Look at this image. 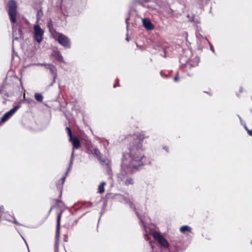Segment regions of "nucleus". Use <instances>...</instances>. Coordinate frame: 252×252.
<instances>
[{
  "instance_id": "20",
  "label": "nucleus",
  "mask_w": 252,
  "mask_h": 252,
  "mask_svg": "<svg viewBox=\"0 0 252 252\" xmlns=\"http://www.w3.org/2000/svg\"><path fill=\"white\" fill-rule=\"evenodd\" d=\"M128 19H129L128 18H126V28H127V29L128 28V23H127V21H128Z\"/></svg>"
},
{
  "instance_id": "26",
  "label": "nucleus",
  "mask_w": 252,
  "mask_h": 252,
  "mask_svg": "<svg viewBox=\"0 0 252 252\" xmlns=\"http://www.w3.org/2000/svg\"><path fill=\"white\" fill-rule=\"evenodd\" d=\"M40 15V13H39V11L38 12V15Z\"/></svg>"
},
{
  "instance_id": "31",
  "label": "nucleus",
  "mask_w": 252,
  "mask_h": 252,
  "mask_svg": "<svg viewBox=\"0 0 252 252\" xmlns=\"http://www.w3.org/2000/svg\"><path fill=\"white\" fill-rule=\"evenodd\" d=\"M251 243H252V242H251Z\"/></svg>"
},
{
  "instance_id": "2",
  "label": "nucleus",
  "mask_w": 252,
  "mask_h": 252,
  "mask_svg": "<svg viewBox=\"0 0 252 252\" xmlns=\"http://www.w3.org/2000/svg\"><path fill=\"white\" fill-rule=\"evenodd\" d=\"M8 15L10 18V22L14 24L16 21V16H17V5L15 0H10L8 2ZM13 29V40H17L20 37H21L22 33V30L20 26L17 25H12Z\"/></svg>"
},
{
  "instance_id": "13",
  "label": "nucleus",
  "mask_w": 252,
  "mask_h": 252,
  "mask_svg": "<svg viewBox=\"0 0 252 252\" xmlns=\"http://www.w3.org/2000/svg\"><path fill=\"white\" fill-rule=\"evenodd\" d=\"M180 230L182 233H185L186 231H190L191 229L188 225H184L180 228Z\"/></svg>"
},
{
  "instance_id": "9",
  "label": "nucleus",
  "mask_w": 252,
  "mask_h": 252,
  "mask_svg": "<svg viewBox=\"0 0 252 252\" xmlns=\"http://www.w3.org/2000/svg\"><path fill=\"white\" fill-rule=\"evenodd\" d=\"M61 219V213L58 215L57 220V228H56V239L58 240L60 237V221Z\"/></svg>"
},
{
  "instance_id": "5",
  "label": "nucleus",
  "mask_w": 252,
  "mask_h": 252,
  "mask_svg": "<svg viewBox=\"0 0 252 252\" xmlns=\"http://www.w3.org/2000/svg\"><path fill=\"white\" fill-rule=\"evenodd\" d=\"M152 235L161 247L164 248H168L169 247L168 242L160 233L157 231H154L152 232Z\"/></svg>"
},
{
  "instance_id": "19",
  "label": "nucleus",
  "mask_w": 252,
  "mask_h": 252,
  "mask_svg": "<svg viewBox=\"0 0 252 252\" xmlns=\"http://www.w3.org/2000/svg\"><path fill=\"white\" fill-rule=\"evenodd\" d=\"M65 176H64L62 178V184H63L64 183V182L65 181Z\"/></svg>"
},
{
  "instance_id": "16",
  "label": "nucleus",
  "mask_w": 252,
  "mask_h": 252,
  "mask_svg": "<svg viewBox=\"0 0 252 252\" xmlns=\"http://www.w3.org/2000/svg\"><path fill=\"white\" fill-rule=\"evenodd\" d=\"M125 184L126 185H130V184H133V180L131 178H128L127 179L126 182H125Z\"/></svg>"
},
{
  "instance_id": "10",
  "label": "nucleus",
  "mask_w": 252,
  "mask_h": 252,
  "mask_svg": "<svg viewBox=\"0 0 252 252\" xmlns=\"http://www.w3.org/2000/svg\"><path fill=\"white\" fill-rule=\"evenodd\" d=\"M93 153L96 156L98 159L102 164H108V163H106V160L101 158V153L97 149H94V150Z\"/></svg>"
},
{
  "instance_id": "3",
  "label": "nucleus",
  "mask_w": 252,
  "mask_h": 252,
  "mask_svg": "<svg viewBox=\"0 0 252 252\" xmlns=\"http://www.w3.org/2000/svg\"><path fill=\"white\" fill-rule=\"evenodd\" d=\"M66 129L67 130V133L69 137V140L72 142V143L73 144V149H78L80 146V143L79 139L77 138L76 137H73L72 135V132L71 129L67 127ZM73 155H74V149H73L72 154H71V159L70 161L69 166L68 168V171H66L65 173V176L67 175L68 171L71 169L72 164V159L73 158Z\"/></svg>"
},
{
  "instance_id": "4",
  "label": "nucleus",
  "mask_w": 252,
  "mask_h": 252,
  "mask_svg": "<svg viewBox=\"0 0 252 252\" xmlns=\"http://www.w3.org/2000/svg\"><path fill=\"white\" fill-rule=\"evenodd\" d=\"M53 36L54 38L63 47L67 48L70 47V40L65 35L61 33L55 32Z\"/></svg>"
},
{
  "instance_id": "18",
  "label": "nucleus",
  "mask_w": 252,
  "mask_h": 252,
  "mask_svg": "<svg viewBox=\"0 0 252 252\" xmlns=\"http://www.w3.org/2000/svg\"><path fill=\"white\" fill-rule=\"evenodd\" d=\"M178 80H179V78H178V75L176 76L174 78V81H175V82L178 81Z\"/></svg>"
},
{
  "instance_id": "21",
  "label": "nucleus",
  "mask_w": 252,
  "mask_h": 252,
  "mask_svg": "<svg viewBox=\"0 0 252 252\" xmlns=\"http://www.w3.org/2000/svg\"><path fill=\"white\" fill-rule=\"evenodd\" d=\"M13 222L16 224H20L16 220L14 219V220L13 221Z\"/></svg>"
},
{
  "instance_id": "22",
  "label": "nucleus",
  "mask_w": 252,
  "mask_h": 252,
  "mask_svg": "<svg viewBox=\"0 0 252 252\" xmlns=\"http://www.w3.org/2000/svg\"><path fill=\"white\" fill-rule=\"evenodd\" d=\"M45 63H38V64H37V65H41V66H45Z\"/></svg>"
},
{
  "instance_id": "29",
  "label": "nucleus",
  "mask_w": 252,
  "mask_h": 252,
  "mask_svg": "<svg viewBox=\"0 0 252 252\" xmlns=\"http://www.w3.org/2000/svg\"><path fill=\"white\" fill-rule=\"evenodd\" d=\"M130 205L131 206V207H132V204L130 203Z\"/></svg>"
},
{
  "instance_id": "1",
  "label": "nucleus",
  "mask_w": 252,
  "mask_h": 252,
  "mask_svg": "<svg viewBox=\"0 0 252 252\" xmlns=\"http://www.w3.org/2000/svg\"><path fill=\"white\" fill-rule=\"evenodd\" d=\"M148 137L142 133L136 135L129 146L128 152L124 153L121 166L122 175L132 173L145 164L142 143L144 139Z\"/></svg>"
},
{
  "instance_id": "6",
  "label": "nucleus",
  "mask_w": 252,
  "mask_h": 252,
  "mask_svg": "<svg viewBox=\"0 0 252 252\" xmlns=\"http://www.w3.org/2000/svg\"><path fill=\"white\" fill-rule=\"evenodd\" d=\"M44 34V31L40 28L38 25H34V39L38 42L40 43L43 39V35Z\"/></svg>"
},
{
  "instance_id": "11",
  "label": "nucleus",
  "mask_w": 252,
  "mask_h": 252,
  "mask_svg": "<svg viewBox=\"0 0 252 252\" xmlns=\"http://www.w3.org/2000/svg\"><path fill=\"white\" fill-rule=\"evenodd\" d=\"M46 68L50 70L51 73L54 75V79L55 80L56 77L57 70L56 67L51 64H45Z\"/></svg>"
},
{
  "instance_id": "23",
  "label": "nucleus",
  "mask_w": 252,
  "mask_h": 252,
  "mask_svg": "<svg viewBox=\"0 0 252 252\" xmlns=\"http://www.w3.org/2000/svg\"><path fill=\"white\" fill-rule=\"evenodd\" d=\"M150 245H151V248H152V249H153V250H154V246L152 245V244H151V242H150Z\"/></svg>"
},
{
  "instance_id": "12",
  "label": "nucleus",
  "mask_w": 252,
  "mask_h": 252,
  "mask_svg": "<svg viewBox=\"0 0 252 252\" xmlns=\"http://www.w3.org/2000/svg\"><path fill=\"white\" fill-rule=\"evenodd\" d=\"M105 185V182H102L98 186V192L99 193H102L104 191V186Z\"/></svg>"
},
{
  "instance_id": "8",
  "label": "nucleus",
  "mask_w": 252,
  "mask_h": 252,
  "mask_svg": "<svg viewBox=\"0 0 252 252\" xmlns=\"http://www.w3.org/2000/svg\"><path fill=\"white\" fill-rule=\"evenodd\" d=\"M142 23L144 28L148 31H151L154 29V26L152 23L150 19L144 18L142 19Z\"/></svg>"
},
{
  "instance_id": "30",
  "label": "nucleus",
  "mask_w": 252,
  "mask_h": 252,
  "mask_svg": "<svg viewBox=\"0 0 252 252\" xmlns=\"http://www.w3.org/2000/svg\"><path fill=\"white\" fill-rule=\"evenodd\" d=\"M211 50L214 51V50L213 49L212 47H211Z\"/></svg>"
},
{
  "instance_id": "28",
  "label": "nucleus",
  "mask_w": 252,
  "mask_h": 252,
  "mask_svg": "<svg viewBox=\"0 0 252 252\" xmlns=\"http://www.w3.org/2000/svg\"><path fill=\"white\" fill-rule=\"evenodd\" d=\"M116 87V84H115V85H114V88H115Z\"/></svg>"
},
{
  "instance_id": "25",
  "label": "nucleus",
  "mask_w": 252,
  "mask_h": 252,
  "mask_svg": "<svg viewBox=\"0 0 252 252\" xmlns=\"http://www.w3.org/2000/svg\"><path fill=\"white\" fill-rule=\"evenodd\" d=\"M238 117H239V119H240V120H241V117H240L239 116H238Z\"/></svg>"
},
{
  "instance_id": "24",
  "label": "nucleus",
  "mask_w": 252,
  "mask_h": 252,
  "mask_svg": "<svg viewBox=\"0 0 252 252\" xmlns=\"http://www.w3.org/2000/svg\"><path fill=\"white\" fill-rule=\"evenodd\" d=\"M126 39L127 41H129L128 37H127L126 38Z\"/></svg>"
},
{
  "instance_id": "27",
  "label": "nucleus",
  "mask_w": 252,
  "mask_h": 252,
  "mask_svg": "<svg viewBox=\"0 0 252 252\" xmlns=\"http://www.w3.org/2000/svg\"><path fill=\"white\" fill-rule=\"evenodd\" d=\"M40 15V13H39V11L38 12V15Z\"/></svg>"
},
{
  "instance_id": "14",
  "label": "nucleus",
  "mask_w": 252,
  "mask_h": 252,
  "mask_svg": "<svg viewBox=\"0 0 252 252\" xmlns=\"http://www.w3.org/2000/svg\"><path fill=\"white\" fill-rule=\"evenodd\" d=\"M34 97H35V99L37 101H38L39 102H42L43 97V96L41 94H38V93H36L34 94Z\"/></svg>"
},
{
  "instance_id": "17",
  "label": "nucleus",
  "mask_w": 252,
  "mask_h": 252,
  "mask_svg": "<svg viewBox=\"0 0 252 252\" xmlns=\"http://www.w3.org/2000/svg\"><path fill=\"white\" fill-rule=\"evenodd\" d=\"M247 130L248 131V132L249 134L252 136V130H249V129H247Z\"/></svg>"
},
{
  "instance_id": "15",
  "label": "nucleus",
  "mask_w": 252,
  "mask_h": 252,
  "mask_svg": "<svg viewBox=\"0 0 252 252\" xmlns=\"http://www.w3.org/2000/svg\"><path fill=\"white\" fill-rule=\"evenodd\" d=\"M56 58L59 61H60L61 62H63V56L59 53L58 54V55H57Z\"/></svg>"
},
{
  "instance_id": "7",
  "label": "nucleus",
  "mask_w": 252,
  "mask_h": 252,
  "mask_svg": "<svg viewBox=\"0 0 252 252\" xmlns=\"http://www.w3.org/2000/svg\"><path fill=\"white\" fill-rule=\"evenodd\" d=\"M20 105H17L14 107L10 111L7 112L1 118L0 123H3L8 120L20 108Z\"/></svg>"
}]
</instances>
